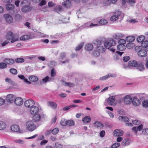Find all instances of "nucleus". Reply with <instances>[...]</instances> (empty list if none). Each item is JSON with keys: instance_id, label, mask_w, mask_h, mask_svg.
Instances as JSON below:
<instances>
[{"instance_id": "f257e3e1", "label": "nucleus", "mask_w": 148, "mask_h": 148, "mask_svg": "<svg viewBox=\"0 0 148 148\" xmlns=\"http://www.w3.org/2000/svg\"><path fill=\"white\" fill-rule=\"evenodd\" d=\"M116 43V41L110 38L104 42V45L106 48L110 49L112 52H114L115 50L113 48V47L115 45Z\"/></svg>"}, {"instance_id": "f03ea898", "label": "nucleus", "mask_w": 148, "mask_h": 148, "mask_svg": "<svg viewBox=\"0 0 148 148\" xmlns=\"http://www.w3.org/2000/svg\"><path fill=\"white\" fill-rule=\"evenodd\" d=\"M135 49V51L137 52V55L139 57L143 58L147 56V51L141 46H137L136 47Z\"/></svg>"}, {"instance_id": "7ed1b4c3", "label": "nucleus", "mask_w": 148, "mask_h": 148, "mask_svg": "<svg viewBox=\"0 0 148 148\" xmlns=\"http://www.w3.org/2000/svg\"><path fill=\"white\" fill-rule=\"evenodd\" d=\"M26 128L27 130L32 131L36 129V125L34 122L31 121H28L26 123Z\"/></svg>"}, {"instance_id": "20e7f679", "label": "nucleus", "mask_w": 148, "mask_h": 148, "mask_svg": "<svg viewBox=\"0 0 148 148\" xmlns=\"http://www.w3.org/2000/svg\"><path fill=\"white\" fill-rule=\"evenodd\" d=\"M41 110V108L39 105L37 106H33L30 109V112L31 114L34 115L39 113Z\"/></svg>"}, {"instance_id": "39448f33", "label": "nucleus", "mask_w": 148, "mask_h": 148, "mask_svg": "<svg viewBox=\"0 0 148 148\" xmlns=\"http://www.w3.org/2000/svg\"><path fill=\"white\" fill-rule=\"evenodd\" d=\"M46 117L45 115L42 114L38 113L34 115L33 116V119L35 122L39 121L41 119L45 118Z\"/></svg>"}, {"instance_id": "423d86ee", "label": "nucleus", "mask_w": 148, "mask_h": 148, "mask_svg": "<svg viewBox=\"0 0 148 148\" xmlns=\"http://www.w3.org/2000/svg\"><path fill=\"white\" fill-rule=\"evenodd\" d=\"M7 38L9 40H11V43H13L18 40V38L15 37L11 32H8L6 35Z\"/></svg>"}, {"instance_id": "0eeeda50", "label": "nucleus", "mask_w": 148, "mask_h": 148, "mask_svg": "<svg viewBox=\"0 0 148 148\" xmlns=\"http://www.w3.org/2000/svg\"><path fill=\"white\" fill-rule=\"evenodd\" d=\"M35 104L34 102L32 100H27L24 103L25 106L27 108H30L33 106Z\"/></svg>"}, {"instance_id": "6e6552de", "label": "nucleus", "mask_w": 148, "mask_h": 148, "mask_svg": "<svg viewBox=\"0 0 148 148\" xmlns=\"http://www.w3.org/2000/svg\"><path fill=\"white\" fill-rule=\"evenodd\" d=\"M132 98L129 95H126L124 97V102L126 104H130L132 103Z\"/></svg>"}, {"instance_id": "1a4fd4ad", "label": "nucleus", "mask_w": 148, "mask_h": 148, "mask_svg": "<svg viewBox=\"0 0 148 148\" xmlns=\"http://www.w3.org/2000/svg\"><path fill=\"white\" fill-rule=\"evenodd\" d=\"M114 15L110 18V20L112 21H115L118 19L119 17L121 14V12L119 11L115 12Z\"/></svg>"}, {"instance_id": "9d476101", "label": "nucleus", "mask_w": 148, "mask_h": 148, "mask_svg": "<svg viewBox=\"0 0 148 148\" xmlns=\"http://www.w3.org/2000/svg\"><path fill=\"white\" fill-rule=\"evenodd\" d=\"M132 103L134 106H139L141 103L140 100L136 97H134L133 98Z\"/></svg>"}, {"instance_id": "9b49d317", "label": "nucleus", "mask_w": 148, "mask_h": 148, "mask_svg": "<svg viewBox=\"0 0 148 148\" xmlns=\"http://www.w3.org/2000/svg\"><path fill=\"white\" fill-rule=\"evenodd\" d=\"M15 96L11 94L8 95L7 96L6 99L8 102L12 103L15 99Z\"/></svg>"}, {"instance_id": "f8f14e48", "label": "nucleus", "mask_w": 148, "mask_h": 148, "mask_svg": "<svg viewBox=\"0 0 148 148\" xmlns=\"http://www.w3.org/2000/svg\"><path fill=\"white\" fill-rule=\"evenodd\" d=\"M4 16L7 22L9 23H11L13 21V18L11 16L8 14H5Z\"/></svg>"}, {"instance_id": "ddd939ff", "label": "nucleus", "mask_w": 148, "mask_h": 148, "mask_svg": "<svg viewBox=\"0 0 148 148\" xmlns=\"http://www.w3.org/2000/svg\"><path fill=\"white\" fill-rule=\"evenodd\" d=\"M14 103L16 105L20 106L23 103V100L21 97H17L14 100Z\"/></svg>"}, {"instance_id": "4468645a", "label": "nucleus", "mask_w": 148, "mask_h": 148, "mask_svg": "<svg viewBox=\"0 0 148 148\" xmlns=\"http://www.w3.org/2000/svg\"><path fill=\"white\" fill-rule=\"evenodd\" d=\"M97 48L98 50L100 52H103L104 51L105 49L101 45V41L98 40L97 41Z\"/></svg>"}, {"instance_id": "2eb2a0df", "label": "nucleus", "mask_w": 148, "mask_h": 148, "mask_svg": "<svg viewBox=\"0 0 148 148\" xmlns=\"http://www.w3.org/2000/svg\"><path fill=\"white\" fill-rule=\"evenodd\" d=\"M114 134L116 136H122L123 134V131L121 129H116L114 132Z\"/></svg>"}, {"instance_id": "dca6fc26", "label": "nucleus", "mask_w": 148, "mask_h": 148, "mask_svg": "<svg viewBox=\"0 0 148 148\" xmlns=\"http://www.w3.org/2000/svg\"><path fill=\"white\" fill-rule=\"evenodd\" d=\"M137 65V63L136 61H130L129 62L128 66L126 67L124 66V68L126 69L130 66L136 67Z\"/></svg>"}, {"instance_id": "f3484780", "label": "nucleus", "mask_w": 148, "mask_h": 148, "mask_svg": "<svg viewBox=\"0 0 148 148\" xmlns=\"http://www.w3.org/2000/svg\"><path fill=\"white\" fill-rule=\"evenodd\" d=\"M141 45L142 47L148 51V41L147 40L144 41L141 43Z\"/></svg>"}, {"instance_id": "a211bd4d", "label": "nucleus", "mask_w": 148, "mask_h": 148, "mask_svg": "<svg viewBox=\"0 0 148 148\" xmlns=\"http://www.w3.org/2000/svg\"><path fill=\"white\" fill-rule=\"evenodd\" d=\"M29 80L32 82H37L38 80V77L34 75H30L28 77Z\"/></svg>"}, {"instance_id": "6ab92c4d", "label": "nucleus", "mask_w": 148, "mask_h": 148, "mask_svg": "<svg viewBox=\"0 0 148 148\" xmlns=\"http://www.w3.org/2000/svg\"><path fill=\"white\" fill-rule=\"evenodd\" d=\"M123 36V34L121 33H116L113 35V37L115 39L118 40L122 38Z\"/></svg>"}, {"instance_id": "aec40b11", "label": "nucleus", "mask_w": 148, "mask_h": 148, "mask_svg": "<svg viewBox=\"0 0 148 148\" xmlns=\"http://www.w3.org/2000/svg\"><path fill=\"white\" fill-rule=\"evenodd\" d=\"M137 69L140 71H143L145 69L144 65L141 62H138L137 63Z\"/></svg>"}, {"instance_id": "412c9836", "label": "nucleus", "mask_w": 148, "mask_h": 148, "mask_svg": "<svg viewBox=\"0 0 148 148\" xmlns=\"http://www.w3.org/2000/svg\"><path fill=\"white\" fill-rule=\"evenodd\" d=\"M18 77L21 79L23 80L24 82L26 84H31V82L28 81L27 79L25 78V76L23 75H19L18 76Z\"/></svg>"}, {"instance_id": "4be33fe9", "label": "nucleus", "mask_w": 148, "mask_h": 148, "mask_svg": "<svg viewBox=\"0 0 148 148\" xmlns=\"http://www.w3.org/2000/svg\"><path fill=\"white\" fill-rule=\"evenodd\" d=\"M49 106L52 108L56 109L57 108V105L56 103L53 101H49L48 103Z\"/></svg>"}, {"instance_id": "5701e85b", "label": "nucleus", "mask_w": 148, "mask_h": 148, "mask_svg": "<svg viewBox=\"0 0 148 148\" xmlns=\"http://www.w3.org/2000/svg\"><path fill=\"white\" fill-rule=\"evenodd\" d=\"M115 99L114 96H110L108 99L107 101L110 105L112 106L115 100Z\"/></svg>"}, {"instance_id": "b1692460", "label": "nucleus", "mask_w": 148, "mask_h": 148, "mask_svg": "<svg viewBox=\"0 0 148 148\" xmlns=\"http://www.w3.org/2000/svg\"><path fill=\"white\" fill-rule=\"evenodd\" d=\"M62 5L66 8H69L71 5V1L67 0L62 3Z\"/></svg>"}, {"instance_id": "393cba45", "label": "nucleus", "mask_w": 148, "mask_h": 148, "mask_svg": "<svg viewBox=\"0 0 148 148\" xmlns=\"http://www.w3.org/2000/svg\"><path fill=\"white\" fill-rule=\"evenodd\" d=\"M11 130L14 132H17L19 130V127L17 125H13L11 127Z\"/></svg>"}, {"instance_id": "a878e982", "label": "nucleus", "mask_w": 148, "mask_h": 148, "mask_svg": "<svg viewBox=\"0 0 148 148\" xmlns=\"http://www.w3.org/2000/svg\"><path fill=\"white\" fill-rule=\"evenodd\" d=\"M31 10L29 5H25L21 9V11L24 12H27L30 11Z\"/></svg>"}, {"instance_id": "bb28decb", "label": "nucleus", "mask_w": 148, "mask_h": 148, "mask_svg": "<svg viewBox=\"0 0 148 148\" xmlns=\"http://www.w3.org/2000/svg\"><path fill=\"white\" fill-rule=\"evenodd\" d=\"M6 9L8 10H12L14 8V6L11 3H8L5 5Z\"/></svg>"}, {"instance_id": "cd10ccee", "label": "nucleus", "mask_w": 148, "mask_h": 148, "mask_svg": "<svg viewBox=\"0 0 148 148\" xmlns=\"http://www.w3.org/2000/svg\"><path fill=\"white\" fill-rule=\"evenodd\" d=\"M91 120V118L89 116H86L84 117L82 119V121L85 123H88L90 122Z\"/></svg>"}, {"instance_id": "c85d7f7f", "label": "nucleus", "mask_w": 148, "mask_h": 148, "mask_svg": "<svg viewBox=\"0 0 148 148\" xmlns=\"http://www.w3.org/2000/svg\"><path fill=\"white\" fill-rule=\"evenodd\" d=\"M135 40V38L133 36H130L127 37L126 38V40L128 42H132Z\"/></svg>"}, {"instance_id": "c756f323", "label": "nucleus", "mask_w": 148, "mask_h": 148, "mask_svg": "<svg viewBox=\"0 0 148 148\" xmlns=\"http://www.w3.org/2000/svg\"><path fill=\"white\" fill-rule=\"evenodd\" d=\"M145 39V36L141 35L138 37L137 38V41L138 42H142Z\"/></svg>"}, {"instance_id": "7c9ffc66", "label": "nucleus", "mask_w": 148, "mask_h": 148, "mask_svg": "<svg viewBox=\"0 0 148 148\" xmlns=\"http://www.w3.org/2000/svg\"><path fill=\"white\" fill-rule=\"evenodd\" d=\"M119 119L125 122H128L129 121V119L127 117L125 116L123 117L122 116H120L119 117Z\"/></svg>"}, {"instance_id": "2f4dec72", "label": "nucleus", "mask_w": 148, "mask_h": 148, "mask_svg": "<svg viewBox=\"0 0 148 148\" xmlns=\"http://www.w3.org/2000/svg\"><path fill=\"white\" fill-rule=\"evenodd\" d=\"M94 124L95 128L100 129L102 127V124L99 122H95Z\"/></svg>"}, {"instance_id": "473e14b6", "label": "nucleus", "mask_w": 148, "mask_h": 148, "mask_svg": "<svg viewBox=\"0 0 148 148\" xmlns=\"http://www.w3.org/2000/svg\"><path fill=\"white\" fill-rule=\"evenodd\" d=\"M85 48L88 51H91L93 49V46L92 44H88L85 45Z\"/></svg>"}, {"instance_id": "72a5a7b5", "label": "nucleus", "mask_w": 148, "mask_h": 148, "mask_svg": "<svg viewBox=\"0 0 148 148\" xmlns=\"http://www.w3.org/2000/svg\"><path fill=\"white\" fill-rule=\"evenodd\" d=\"M4 62L7 64H12L14 62V60L8 58L5 59Z\"/></svg>"}, {"instance_id": "f704fd0d", "label": "nucleus", "mask_w": 148, "mask_h": 148, "mask_svg": "<svg viewBox=\"0 0 148 148\" xmlns=\"http://www.w3.org/2000/svg\"><path fill=\"white\" fill-rule=\"evenodd\" d=\"M125 48V46L123 44H119L117 46V49L118 50L123 51Z\"/></svg>"}, {"instance_id": "c9c22d12", "label": "nucleus", "mask_w": 148, "mask_h": 148, "mask_svg": "<svg viewBox=\"0 0 148 148\" xmlns=\"http://www.w3.org/2000/svg\"><path fill=\"white\" fill-rule=\"evenodd\" d=\"M130 144V142L128 139L124 140L122 142L121 145L124 146H127Z\"/></svg>"}, {"instance_id": "e433bc0d", "label": "nucleus", "mask_w": 148, "mask_h": 148, "mask_svg": "<svg viewBox=\"0 0 148 148\" xmlns=\"http://www.w3.org/2000/svg\"><path fill=\"white\" fill-rule=\"evenodd\" d=\"M135 46V44L132 42H130L127 44L126 47L129 49H132Z\"/></svg>"}, {"instance_id": "4c0bfd02", "label": "nucleus", "mask_w": 148, "mask_h": 148, "mask_svg": "<svg viewBox=\"0 0 148 148\" xmlns=\"http://www.w3.org/2000/svg\"><path fill=\"white\" fill-rule=\"evenodd\" d=\"M52 79L51 78H49L48 76H47L45 78H43L42 80L43 82L46 83V82L51 81Z\"/></svg>"}, {"instance_id": "58836bf2", "label": "nucleus", "mask_w": 148, "mask_h": 148, "mask_svg": "<svg viewBox=\"0 0 148 148\" xmlns=\"http://www.w3.org/2000/svg\"><path fill=\"white\" fill-rule=\"evenodd\" d=\"M89 27V22L86 23L84 24L83 25L80 26L79 27L80 29H83L84 28Z\"/></svg>"}, {"instance_id": "ea45409f", "label": "nucleus", "mask_w": 148, "mask_h": 148, "mask_svg": "<svg viewBox=\"0 0 148 148\" xmlns=\"http://www.w3.org/2000/svg\"><path fill=\"white\" fill-rule=\"evenodd\" d=\"M6 127V123L3 121L0 122V130L4 129Z\"/></svg>"}, {"instance_id": "a19ab883", "label": "nucleus", "mask_w": 148, "mask_h": 148, "mask_svg": "<svg viewBox=\"0 0 148 148\" xmlns=\"http://www.w3.org/2000/svg\"><path fill=\"white\" fill-rule=\"evenodd\" d=\"M30 38V36L28 35H24L21 37L20 40H27Z\"/></svg>"}, {"instance_id": "79ce46f5", "label": "nucleus", "mask_w": 148, "mask_h": 148, "mask_svg": "<svg viewBox=\"0 0 148 148\" xmlns=\"http://www.w3.org/2000/svg\"><path fill=\"white\" fill-rule=\"evenodd\" d=\"M62 82L63 83V84L66 86L71 87L73 85V84L71 82H68L64 81H62Z\"/></svg>"}, {"instance_id": "37998d69", "label": "nucleus", "mask_w": 148, "mask_h": 148, "mask_svg": "<svg viewBox=\"0 0 148 148\" xmlns=\"http://www.w3.org/2000/svg\"><path fill=\"white\" fill-rule=\"evenodd\" d=\"M108 23L107 21L104 19H102L99 21V23L101 25H104Z\"/></svg>"}, {"instance_id": "c03bdc74", "label": "nucleus", "mask_w": 148, "mask_h": 148, "mask_svg": "<svg viewBox=\"0 0 148 148\" xmlns=\"http://www.w3.org/2000/svg\"><path fill=\"white\" fill-rule=\"evenodd\" d=\"M60 124L64 126L67 125V121L64 119H62L60 121Z\"/></svg>"}, {"instance_id": "a18cd8bd", "label": "nucleus", "mask_w": 148, "mask_h": 148, "mask_svg": "<svg viewBox=\"0 0 148 148\" xmlns=\"http://www.w3.org/2000/svg\"><path fill=\"white\" fill-rule=\"evenodd\" d=\"M84 44L82 42L79 44L76 47L75 50L76 51L79 50L83 47Z\"/></svg>"}, {"instance_id": "49530a36", "label": "nucleus", "mask_w": 148, "mask_h": 148, "mask_svg": "<svg viewBox=\"0 0 148 148\" xmlns=\"http://www.w3.org/2000/svg\"><path fill=\"white\" fill-rule=\"evenodd\" d=\"M7 67V65L4 62H1L0 63V69H5Z\"/></svg>"}, {"instance_id": "de8ad7c7", "label": "nucleus", "mask_w": 148, "mask_h": 148, "mask_svg": "<svg viewBox=\"0 0 148 148\" xmlns=\"http://www.w3.org/2000/svg\"><path fill=\"white\" fill-rule=\"evenodd\" d=\"M75 124V122L72 120H69L67 121V125L69 126H73Z\"/></svg>"}, {"instance_id": "09e8293b", "label": "nucleus", "mask_w": 148, "mask_h": 148, "mask_svg": "<svg viewBox=\"0 0 148 148\" xmlns=\"http://www.w3.org/2000/svg\"><path fill=\"white\" fill-rule=\"evenodd\" d=\"M142 134L146 135H148V128H144L143 129Z\"/></svg>"}, {"instance_id": "8fccbe9b", "label": "nucleus", "mask_w": 148, "mask_h": 148, "mask_svg": "<svg viewBox=\"0 0 148 148\" xmlns=\"http://www.w3.org/2000/svg\"><path fill=\"white\" fill-rule=\"evenodd\" d=\"M24 61V59L21 58H16L15 60L16 62L18 63H20L23 62Z\"/></svg>"}, {"instance_id": "3c124183", "label": "nucleus", "mask_w": 148, "mask_h": 148, "mask_svg": "<svg viewBox=\"0 0 148 148\" xmlns=\"http://www.w3.org/2000/svg\"><path fill=\"white\" fill-rule=\"evenodd\" d=\"M143 107L144 108H146L148 106V100H145L142 103Z\"/></svg>"}, {"instance_id": "603ef678", "label": "nucleus", "mask_w": 148, "mask_h": 148, "mask_svg": "<svg viewBox=\"0 0 148 148\" xmlns=\"http://www.w3.org/2000/svg\"><path fill=\"white\" fill-rule=\"evenodd\" d=\"M10 72L13 74L16 75V74L17 73V71L15 69H11L10 70Z\"/></svg>"}, {"instance_id": "864d4df0", "label": "nucleus", "mask_w": 148, "mask_h": 148, "mask_svg": "<svg viewBox=\"0 0 148 148\" xmlns=\"http://www.w3.org/2000/svg\"><path fill=\"white\" fill-rule=\"evenodd\" d=\"M58 129L57 128H56L52 130L51 132L53 135H56L58 133Z\"/></svg>"}, {"instance_id": "5fc2aeb1", "label": "nucleus", "mask_w": 148, "mask_h": 148, "mask_svg": "<svg viewBox=\"0 0 148 148\" xmlns=\"http://www.w3.org/2000/svg\"><path fill=\"white\" fill-rule=\"evenodd\" d=\"M54 148H62V145L58 143H56L54 145Z\"/></svg>"}, {"instance_id": "6e6d98bb", "label": "nucleus", "mask_w": 148, "mask_h": 148, "mask_svg": "<svg viewBox=\"0 0 148 148\" xmlns=\"http://www.w3.org/2000/svg\"><path fill=\"white\" fill-rule=\"evenodd\" d=\"M135 0H128L127 1V3L131 5H133L136 3Z\"/></svg>"}, {"instance_id": "4d7b16f0", "label": "nucleus", "mask_w": 148, "mask_h": 148, "mask_svg": "<svg viewBox=\"0 0 148 148\" xmlns=\"http://www.w3.org/2000/svg\"><path fill=\"white\" fill-rule=\"evenodd\" d=\"M109 78V74H108L106 75L101 77L99 79L101 80H106Z\"/></svg>"}, {"instance_id": "13d9d810", "label": "nucleus", "mask_w": 148, "mask_h": 148, "mask_svg": "<svg viewBox=\"0 0 148 148\" xmlns=\"http://www.w3.org/2000/svg\"><path fill=\"white\" fill-rule=\"evenodd\" d=\"M120 145V144L119 143H115L113 144L111 146V148H117Z\"/></svg>"}, {"instance_id": "bf43d9fd", "label": "nucleus", "mask_w": 148, "mask_h": 148, "mask_svg": "<svg viewBox=\"0 0 148 148\" xmlns=\"http://www.w3.org/2000/svg\"><path fill=\"white\" fill-rule=\"evenodd\" d=\"M46 1L45 0H42V1L40 2L38 5L39 6H41L45 5L46 4Z\"/></svg>"}, {"instance_id": "052dcab7", "label": "nucleus", "mask_w": 148, "mask_h": 148, "mask_svg": "<svg viewBox=\"0 0 148 148\" xmlns=\"http://www.w3.org/2000/svg\"><path fill=\"white\" fill-rule=\"evenodd\" d=\"M93 55L95 57H98L100 55V52L97 51H94L93 53Z\"/></svg>"}, {"instance_id": "680f3d73", "label": "nucleus", "mask_w": 148, "mask_h": 148, "mask_svg": "<svg viewBox=\"0 0 148 148\" xmlns=\"http://www.w3.org/2000/svg\"><path fill=\"white\" fill-rule=\"evenodd\" d=\"M133 124L135 125H139L140 123V121L138 120H134L132 121Z\"/></svg>"}, {"instance_id": "e2e57ef3", "label": "nucleus", "mask_w": 148, "mask_h": 148, "mask_svg": "<svg viewBox=\"0 0 148 148\" xmlns=\"http://www.w3.org/2000/svg\"><path fill=\"white\" fill-rule=\"evenodd\" d=\"M66 53L64 52H62L60 54V57L61 59H63L65 58Z\"/></svg>"}, {"instance_id": "0e129e2a", "label": "nucleus", "mask_w": 148, "mask_h": 148, "mask_svg": "<svg viewBox=\"0 0 148 148\" xmlns=\"http://www.w3.org/2000/svg\"><path fill=\"white\" fill-rule=\"evenodd\" d=\"M126 40H125L123 39H121L119 40V42L121 44H123L124 45V44L126 43Z\"/></svg>"}, {"instance_id": "69168bd1", "label": "nucleus", "mask_w": 148, "mask_h": 148, "mask_svg": "<svg viewBox=\"0 0 148 148\" xmlns=\"http://www.w3.org/2000/svg\"><path fill=\"white\" fill-rule=\"evenodd\" d=\"M56 73L54 69L53 68L51 70V76L52 77H53L56 75Z\"/></svg>"}, {"instance_id": "338daca9", "label": "nucleus", "mask_w": 148, "mask_h": 148, "mask_svg": "<svg viewBox=\"0 0 148 148\" xmlns=\"http://www.w3.org/2000/svg\"><path fill=\"white\" fill-rule=\"evenodd\" d=\"M130 57L129 56H125L123 57V59L124 61L127 62L130 59Z\"/></svg>"}, {"instance_id": "774afa93", "label": "nucleus", "mask_w": 148, "mask_h": 148, "mask_svg": "<svg viewBox=\"0 0 148 148\" xmlns=\"http://www.w3.org/2000/svg\"><path fill=\"white\" fill-rule=\"evenodd\" d=\"M136 127L138 131H140L143 129V125L142 124H141L138 126Z\"/></svg>"}]
</instances>
